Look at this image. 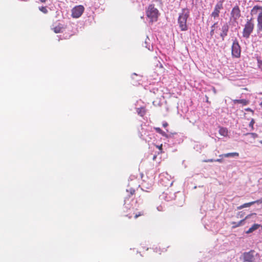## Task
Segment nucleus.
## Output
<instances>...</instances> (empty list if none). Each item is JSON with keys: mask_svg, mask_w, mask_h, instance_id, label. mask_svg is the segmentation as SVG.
Returning <instances> with one entry per match:
<instances>
[{"mask_svg": "<svg viewBox=\"0 0 262 262\" xmlns=\"http://www.w3.org/2000/svg\"><path fill=\"white\" fill-rule=\"evenodd\" d=\"M189 16V10L187 8L183 9L178 18V24L181 31L187 30V20Z\"/></svg>", "mask_w": 262, "mask_h": 262, "instance_id": "1", "label": "nucleus"}, {"mask_svg": "<svg viewBox=\"0 0 262 262\" xmlns=\"http://www.w3.org/2000/svg\"><path fill=\"white\" fill-rule=\"evenodd\" d=\"M254 22L252 17L247 19L242 32L243 37L244 38L248 39L249 38L254 30Z\"/></svg>", "mask_w": 262, "mask_h": 262, "instance_id": "2", "label": "nucleus"}, {"mask_svg": "<svg viewBox=\"0 0 262 262\" xmlns=\"http://www.w3.org/2000/svg\"><path fill=\"white\" fill-rule=\"evenodd\" d=\"M146 15L150 19L151 22L156 21L158 20L159 13L158 10L154 5H149L146 10Z\"/></svg>", "mask_w": 262, "mask_h": 262, "instance_id": "3", "label": "nucleus"}, {"mask_svg": "<svg viewBox=\"0 0 262 262\" xmlns=\"http://www.w3.org/2000/svg\"><path fill=\"white\" fill-rule=\"evenodd\" d=\"M241 48L237 39H235L233 42L231 47V54L234 58H239L241 56Z\"/></svg>", "mask_w": 262, "mask_h": 262, "instance_id": "4", "label": "nucleus"}, {"mask_svg": "<svg viewBox=\"0 0 262 262\" xmlns=\"http://www.w3.org/2000/svg\"><path fill=\"white\" fill-rule=\"evenodd\" d=\"M84 8L82 5H79L75 7L72 10V16L74 18L79 17L83 13Z\"/></svg>", "mask_w": 262, "mask_h": 262, "instance_id": "5", "label": "nucleus"}, {"mask_svg": "<svg viewBox=\"0 0 262 262\" xmlns=\"http://www.w3.org/2000/svg\"><path fill=\"white\" fill-rule=\"evenodd\" d=\"M241 16V10L238 6H234L231 12V18L234 21H236Z\"/></svg>", "mask_w": 262, "mask_h": 262, "instance_id": "6", "label": "nucleus"}, {"mask_svg": "<svg viewBox=\"0 0 262 262\" xmlns=\"http://www.w3.org/2000/svg\"><path fill=\"white\" fill-rule=\"evenodd\" d=\"M222 9H223V1H219L215 6L214 10L211 13V16L214 18L218 17Z\"/></svg>", "mask_w": 262, "mask_h": 262, "instance_id": "7", "label": "nucleus"}, {"mask_svg": "<svg viewBox=\"0 0 262 262\" xmlns=\"http://www.w3.org/2000/svg\"><path fill=\"white\" fill-rule=\"evenodd\" d=\"M254 251L251 250L248 252H245L243 254L244 260L247 262H252L254 259Z\"/></svg>", "mask_w": 262, "mask_h": 262, "instance_id": "8", "label": "nucleus"}, {"mask_svg": "<svg viewBox=\"0 0 262 262\" xmlns=\"http://www.w3.org/2000/svg\"><path fill=\"white\" fill-rule=\"evenodd\" d=\"M229 30V26L227 23L225 24L222 27V32L221 33L220 36L223 40L225 36L227 35V33Z\"/></svg>", "mask_w": 262, "mask_h": 262, "instance_id": "9", "label": "nucleus"}, {"mask_svg": "<svg viewBox=\"0 0 262 262\" xmlns=\"http://www.w3.org/2000/svg\"><path fill=\"white\" fill-rule=\"evenodd\" d=\"M262 12V7L258 6H255L252 9L250 14L252 16L256 14L259 15V13Z\"/></svg>", "mask_w": 262, "mask_h": 262, "instance_id": "10", "label": "nucleus"}, {"mask_svg": "<svg viewBox=\"0 0 262 262\" xmlns=\"http://www.w3.org/2000/svg\"><path fill=\"white\" fill-rule=\"evenodd\" d=\"M257 31L262 32V12L259 13L257 17Z\"/></svg>", "mask_w": 262, "mask_h": 262, "instance_id": "11", "label": "nucleus"}, {"mask_svg": "<svg viewBox=\"0 0 262 262\" xmlns=\"http://www.w3.org/2000/svg\"><path fill=\"white\" fill-rule=\"evenodd\" d=\"M255 203H261V201L259 200H256V201H253V202H249V203H245L243 205L239 206L237 207V209H242L244 208H245V207H249L250 206H251V205L255 204Z\"/></svg>", "mask_w": 262, "mask_h": 262, "instance_id": "12", "label": "nucleus"}, {"mask_svg": "<svg viewBox=\"0 0 262 262\" xmlns=\"http://www.w3.org/2000/svg\"><path fill=\"white\" fill-rule=\"evenodd\" d=\"M238 156H239V154L238 152H230V153L222 154V155H220L219 156L220 157H226V158H228V157H237Z\"/></svg>", "mask_w": 262, "mask_h": 262, "instance_id": "13", "label": "nucleus"}, {"mask_svg": "<svg viewBox=\"0 0 262 262\" xmlns=\"http://www.w3.org/2000/svg\"><path fill=\"white\" fill-rule=\"evenodd\" d=\"M234 104L241 103L243 105H246L249 103V101L246 99H235L233 100Z\"/></svg>", "mask_w": 262, "mask_h": 262, "instance_id": "14", "label": "nucleus"}, {"mask_svg": "<svg viewBox=\"0 0 262 262\" xmlns=\"http://www.w3.org/2000/svg\"><path fill=\"white\" fill-rule=\"evenodd\" d=\"M219 134L223 137H227L228 134V129L225 127H220Z\"/></svg>", "mask_w": 262, "mask_h": 262, "instance_id": "15", "label": "nucleus"}, {"mask_svg": "<svg viewBox=\"0 0 262 262\" xmlns=\"http://www.w3.org/2000/svg\"><path fill=\"white\" fill-rule=\"evenodd\" d=\"M260 225L257 224H254L251 227H250L248 229V230H247L246 231V233L249 234V233H252L254 231L257 230L260 227Z\"/></svg>", "mask_w": 262, "mask_h": 262, "instance_id": "16", "label": "nucleus"}, {"mask_svg": "<svg viewBox=\"0 0 262 262\" xmlns=\"http://www.w3.org/2000/svg\"><path fill=\"white\" fill-rule=\"evenodd\" d=\"M126 192L127 193V197L130 198V196L135 194V190L130 188L128 189H126Z\"/></svg>", "mask_w": 262, "mask_h": 262, "instance_id": "17", "label": "nucleus"}, {"mask_svg": "<svg viewBox=\"0 0 262 262\" xmlns=\"http://www.w3.org/2000/svg\"><path fill=\"white\" fill-rule=\"evenodd\" d=\"M138 113L141 116H143L145 114V109L143 107H141L138 109Z\"/></svg>", "mask_w": 262, "mask_h": 262, "instance_id": "18", "label": "nucleus"}, {"mask_svg": "<svg viewBox=\"0 0 262 262\" xmlns=\"http://www.w3.org/2000/svg\"><path fill=\"white\" fill-rule=\"evenodd\" d=\"M62 28V27L61 26L58 25L53 28V30L55 33H58L61 32Z\"/></svg>", "mask_w": 262, "mask_h": 262, "instance_id": "19", "label": "nucleus"}, {"mask_svg": "<svg viewBox=\"0 0 262 262\" xmlns=\"http://www.w3.org/2000/svg\"><path fill=\"white\" fill-rule=\"evenodd\" d=\"M39 10L44 14H47L48 12V9L46 7L42 6L39 7Z\"/></svg>", "mask_w": 262, "mask_h": 262, "instance_id": "20", "label": "nucleus"}, {"mask_svg": "<svg viewBox=\"0 0 262 262\" xmlns=\"http://www.w3.org/2000/svg\"><path fill=\"white\" fill-rule=\"evenodd\" d=\"M216 25H217V23H215L211 27V29L210 34L211 36H212L214 33V29H215V28Z\"/></svg>", "mask_w": 262, "mask_h": 262, "instance_id": "21", "label": "nucleus"}, {"mask_svg": "<svg viewBox=\"0 0 262 262\" xmlns=\"http://www.w3.org/2000/svg\"><path fill=\"white\" fill-rule=\"evenodd\" d=\"M135 216L134 218L137 219L139 216H142L144 215V212L143 211L138 212V213H134Z\"/></svg>", "mask_w": 262, "mask_h": 262, "instance_id": "22", "label": "nucleus"}, {"mask_svg": "<svg viewBox=\"0 0 262 262\" xmlns=\"http://www.w3.org/2000/svg\"><path fill=\"white\" fill-rule=\"evenodd\" d=\"M250 216V215H247L245 217V218L243 220H241L239 222L237 223V225L236 226H241V225H243L244 224V223L245 222V221L248 218V217Z\"/></svg>", "mask_w": 262, "mask_h": 262, "instance_id": "23", "label": "nucleus"}, {"mask_svg": "<svg viewBox=\"0 0 262 262\" xmlns=\"http://www.w3.org/2000/svg\"><path fill=\"white\" fill-rule=\"evenodd\" d=\"M245 135H250L253 139H255L258 137V135L255 133H247Z\"/></svg>", "mask_w": 262, "mask_h": 262, "instance_id": "24", "label": "nucleus"}, {"mask_svg": "<svg viewBox=\"0 0 262 262\" xmlns=\"http://www.w3.org/2000/svg\"><path fill=\"white\" fill-rule=\"evenodd\" d=\"M258 67L262 71V59H259L257 60Z\"/></svg>", "mask_w": 262, "mask_h": 262, "instance_id": "25", "label": "nucleus"}, {"mask_svg": "<svg viewBox=\"0 0 262 262\" xmlns=\"http://www.w3.org/2000/svg\"><path fill=\"white\" fill-rule=\"evenodd\" d=\"M254 123H255L254 120L253 119H252V120H251V121L249 123V126L251 127L252 129H253V128H254L253 125H254Z\"/></svg>", "mask_w": 262, "mask_h": 262, "instance_id": "26", "label": "nucleus"}, {"mask_svg": "<svg viewBox=\"0 0 262 262\" xmlns=\"http://www.w3.org/2000/svg\"><path fill=\"white\" fill-rule=\"evenodd\" d=\"M160 134H161L162 136H164V137H168V135L163 130L161 131V132L160 133Z\"/></svg>", "mask_w": 262, "mask_h": 262, "instance_id": "27", "label": "nucleus"}, {"mask_svg": "<svg viewBox=\"0 0 262 262\" xmlns=\"http://www.w3.org/2000/svg\"><path fill=\"white\" fill-rule=\"evenodd\" d=\"M160 134H161L162 136H164V137H168V135L163 130L161 131V132L160 133Z\"/></svg>", "mask_w": 262, "mask_h": 262, "instance_id": "28", "label": "nucleus"}, {"mask_svg": "<svg viewBox=\"0 0 262 262\" xmlns=\"http://www.w3.org/2000/svg\"><path fill=\"white\" fill-rule=\"evenodd\" d=\"M156 147L159 149L160 150V152L162 153V144H161L160 145H157Z\"/></svg>", "mask_w": 262, "mask_h": 262, "instance_id": "29", "label": "nucleus"}, {"mask_svg": "<svg viewBox=\"0 0 262 262\" xmlns=\"http://www.w3.org/2000/svg\"><path fill=\"white\" fill-rule=\"evenodd\" d=\"M155 129L156 130V132L158 133H160L161 131L162 130L160 127H155Z\"/></svg>", "mask_w": 262, "mask_h": 262, "instance_id": "30", "label": "nucleus"}, {"mask_svg": "<svg viewBox=\"0 0 262 262\" xmlns=\"http://www.w3.org/2000/svg\"><path fill=\"white\" fill-rule=\"evenodd\" d=\"M214 159H207V160H205L204 161V162H214Z\"/></svg>", "mask_w": 262, "mask_h": 262, "instance_id": "31", "label": "nucleus"}, {"mask_svg": "<svg viewBox=\"0 0 262 262\" xmlns=\"http://www.w3.org/2000/svg\"><path fill=\"white\" fill-rule=\"evenodd\" d=\"M232 224L233 225V226H232V228H236V227H238V226H236V225H237V223H236V222H232Z\"/></svg>", "mask_w": 262, "mask_h": 262, "instance_id": "32", "label": "nucleus"}, {"mask_svg": "<svg viewBox=\"0 0 262 262\" xmlns=\"http://www.w3.org/2000/svg\"><path fill=\"white\" fill-rule=\"evenodd\" d=\"M223 160L221 159H217L214 160V162H222Z\"/></svg>", "mask_w": 262, "mask_h": 262, "instance_id": "33", "label": "nucleus"}, {"mask_svg": "<svg viewBox=\"0 0 262 262\" xmlns=\"http://www.w3.org/2000/svg\"><path fill=\"white\" fill-rule=\"evenodd\" d=\"M168 126V123L167 122H164L163 123V126L164 127H166Z\"/></svg>", "mask_w": 262, "mask_h": 262, "instance_id": "34", "label": "nucleus"}, {"mask_svg": "<svg viewBox=\"0 0 262 262\" xmlns=\"http://www.w3.org/2000/svg\"><path fill=\"white\" fill-rule=\"evenodd\" d=\"M40 2H41V3H46L47 0H39Z\"/></svg>", "mask_w": 262, "mask_h": 262, "instance_id": "35", "label": "nucleus"}, {"mask_svg": "<svg viewBox=\"0 0 262 262\" xmlns=\"http://www.w3.org/2000/svg\"><path fill=\"white\" fill-rule=\"evenodd\" d=\"M156 158H157V156H156V155H155V156L153 157L152 159H153L154 160H155L156 159Z\"/></svg>", "mask_w": 262, "mask_h": 262, "instance_id": "36", "label": "nucleus"}, {"mask_svg": "<svg viewBox=\"0 0 262 262\" xmlns=\"http://www.w3.org/2000/svg\"><path fill=\"white\" fill-rule=\"evenodd\" d=\"M259 105H260V106L262 108V101L260 103Z\"/></svg>", "mask_w": 262, "mask_h": 262, "instance_id": "37", "label": "nucleus"}, {"mask_svg": "<svg viewBox=\"0 0 262 262\" xmlns=\"http://www.w3.org/2000/svg\"><path fill=\"white\" fill-rule=\"evenodd\" d=\"M213 92H215V89L214 88H213Z\"/></svg>", "mask_w": 262, "mask_h": 262, "instance_id": "38", "label": "nucleus"}, {"mask_svg": "<svg viewBox=\"0 0 262 262\" xmlns=\"http://www.w3.org/2000/svg\"><path fill=\"white\" fill-rule=\"evenodd\" d=\"M260 143L262 144V140L260 141Z\"/></svg>", "mask_w": 262, "mask_h": 262, "instance_id": "39", "label": "nucleus"}, {"mask_svg": "<svg viewBox=\"0 0 262 262\" xmlns=\"http://www.w3.org/2000/svg\"><path fill=\"white\" fill-rule=\"evenodd\" d=\"M126 199H127V197L126 198ZM124 202H126V199H125V200H124Z\"/></svg>", "mask_w": 262, "mask_h": 262, "instance_id": "40", "label": "nucleus"}, {"mask_svg": "<svg viewBox=\"0 0 262 262\" xmlns=\"http://www.w3.org/2000/svg\"><path fill=\"white\" fill-rule=\"evenodd\" d=\"M260 200L261 201V203H262V199H260Z\"/></svg>", "mask_w": 262, "mask_h": 262, "instance_id": "41", "label": "nucleus"}, {"mask_svg": "<svg viewBox=\"0 0 262 262\" xmlns=\"http://www.w3.org/2000/svg\"><path fill=\"white\" fill-rule=\"evenodd\" d=\"M261 228H262V225L261 226Z\"/></svg>", "mask_w": 262, "mask_h": 262, "instance_id": "42", "label": "nucleus"}]
</instances>
